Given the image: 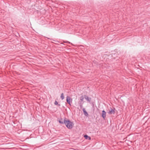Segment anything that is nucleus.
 Masks as SVG:
<instances>
[{
  "label": "nucleus",
  "mask_w": 150,
  "mask_h": 150,
  "mask_svg": "<svg viewBox=\"0 0 150 150\" xmlns=\"http://www.w3.org/2000/svg\"><path fill=\"white\" fill-rule=\"evenodd\" d=\"M86 100L87 101L90 102L91 101V99L90 98L88 97L86 95L84 96Z\"/></svg>",
  "instance_id": "obj_6"
},
{
  "label": "nucleus",
  "mask_w": 150,
  "mask_h": 150,
  "mask_svg": "<svg viewBox=\"0 0 150 150\" xmlns=\"http://www.w3.org/2000/svg\"><path fill=\"white\" fill-rule=\"evenodd\" d=\"M106 116V112L104 110H103L102 111V117L103 118L104 120L105 119V118Z\"/></svg>",
  "instance_id": "obj_5"
},
{
  "label": "nucleus",
  "mask_w": 150,
  "mask_h": 150,
  "mask_svg": "<svg viewBox=\"0 0 150 150\" xmlns=\"http://www.w3.org/2000/svg\"><path fill=\"white\" fill-rule=\"evenodd\" d=\"M73 99L72 98H70L69 96H67L66 97L67 102L70 105H71V103H72Z\"/></svg>",
  "instance_id": "obj_2"
},
{
  "label": "nucleus",
  "mask_w": 150,
  "mask_h": 150,
  "mask_svg": "<svg viewBox=\"0 0 150 150\" xmlns=\"http://www.w3.org/2000/svg\"><path fill=\"white\" fill-rule=\"evenodd\" d=\"M67 119L66 118H64V119L61 118L59 120V122L62 125L65 124Z\"/></svg>",
  "instance_id": "obj_3"
},
{
  "label": "nucleus",
  "mask_w": 150,
  "mask_h": 150,
  "mask_svg": "<svg viewBox=\"0 0 150 150\" xmlns=\"http://www.w3.org/2000/svg\"><path fill=\"white\" fill-rule=\"evenodd\" d=\"M83 112L84 114L86 116H87L88 115V113H87V112L86 111L85 108L83 109Z\"/></svg>",
  "instance_id": "obj_7"
},
{
  "label": "nucleus",
  "mask_w": 150,
  "mask_h": 150,
  "mask_svg": "<svg viewBox=\"0 0 150 150\" xmlns=\"http://www.w3.org/2000/svg\"><path fill=\"white\" fill-rule=\"evenodd\" d=\"M54 104L55 105H58V106H60V104H58V102L56 100H55V101Z\"/></svg>",
  "instance_id": "obj_11"
},
{
  "label": "nucleus",
  "mask_w": 150,
  "mask_h": 150,
  "mask_svg": "<svg viewBox=\"0 0 150 150\" xmlns=\"http://www.w3.org/2000/svg\"><path fill=\"white\" fill-rule=\"evenodd\" d=\"M80 100L82 102L83 101L84 99V97L83 96H82L80 98Z\"/></svg>",
  "instance_id": "obj_10"
},
{
  "label": "nucleus",
  "mask_w": 150,
  "mask_h": 150,
  "mask_svg": "<svg viewBox=\"0 0 150 150\" xmlns=\"http://www.w3.org/2000/svg\"><path fill=\"white\" fill-rule=\"evenodd\" d=\"M81 103V102H80L79 103V104L80 106L81 107L82 106V104Z\"/></svg>",
  "instance_id": "obj_12"
},
{
  "label": "nucleus",
  "mask_w": 150,
  "mask_h": 150,
  "mask_svg": "<svg viewBox=\"0 0 150 150\" xmlns=\"http://www.w3.org/2000/svg\"><path fill=\"white\" fill-rule=\"evenodd\" d=\"M84 137H85V139H88L89 140H90L91 139V137H89L87 135H85L84 136Z\"/></svg>",
  "instance_id": "obj_8"
},
{
  "label": "nucleus",
  "mask_w": 150,
  "mask_h": 150,
  "mask_svg": "<svg viewBox=\"0 0 150 150\" xmlns=\"http://www.w3.org/2000/svg\"><path fill=\"white\" fill-rule=\"evenodd\" d=\"M64 42H65V43H70V42H69L68 41H67V42H64Z\"/></svg>",
  "instance_id": "obj_13"
},
{
  "label": "nucleus",
  "mask_w": 150,
  "mask_h": 150,
  "mask_svg": "<svg viewBox=\"0 0 150 150\" xmlns=\"http://www.w3.org/2000/svg\"><path fill=\"white\" fill-rule=\"evenodd\" d=\"M115 108H114L113 109L110 108V110H109V111L108 113L109 114H114L115 113Z\"/></svg>",
  "instance_id": "obj_4"
},
{
  "label": "nucleus",
  "mask_w": 150,
  "mask_h": 150,
  "mask_svg": "<svg viewBox=\"0 0 150 150\" xmlns=\"http://www.w3.org/2000/svg\"><path fill=\"white\" fill-rule=\"evenodd\" d=\"M65 124L66 127L69 129L72 128L74 125L73 123L68 119H67L65 121Z\"/></svg>",
  "instance_id": "obj_1"
},
{
  "label": "nucleus",
  "mask_w": 150,
  "mask_h": 150,
  "mask_svg": "<svg viewBox=\"0 0 150 150\" xmlns=\"http://www.w3.org/2000/svg\"><path fill=\"white\" fill-rule=\"evenodd\" d=\"M62 100H63L64 98V95L63 93H62L61 94V96H60Z\"/></svg>",
  "instance_id": "obj_9"
}]
</instances>
